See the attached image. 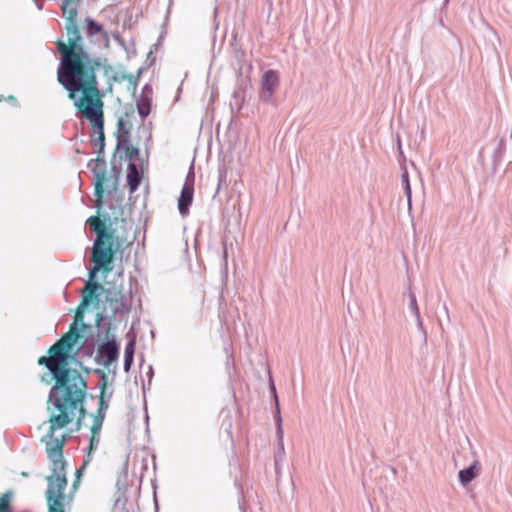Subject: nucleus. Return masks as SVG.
<instances>
[{"instance_id":"nucleus-30","label":"nucleus","mask_w":512,"mask_h":512,"mask_svg":"<svg viewBox=\"0 0 512 512\" xmlns=\"http://www.w3.org/2000/svg\"><path fill=\"white\" fill-rule=\"evenodd\" d=\"M153 95V89L152 86L149 84H145L142 88L140 96H147L149 98H152Z\"/></svg>"},{"instance_id":"nucleus-11","label":"nucleus","mask_w":512,"mask_h":512,"mask_svg":"<svg viewBox=\"0 0 512 512\" xmlns=\"http://www.w3.org/2000/svg\"><path fill=\"white\" fill-rule=\"evenodd\" d=\"M112 395L113 391H110L108 393L107 400H104V392H100V395L98 397V409L96 413H89V416L93 418V422L95 423L96 429L98 428L99 424H103L104 422Z\"/></svg>"},{"instance_id":"nucleus-38","label":"nucleus","mask_w":512,"mask_h":512,"mask_svg":"<svg viewBox=\"0 0 512 512\" xmlns=\"http://www.w3.org/2000/svg\"><path fill=\"white\" fill-rule=\"evenodd\" d=\"M398 148H399L400 153L402 154L401 144H400V140L399 139H398Z\"/></svg>"},{"instance_id":"nucleus-31","label":"nucleus","mask_w":512,"mask_h":512,"mask_svg":"<svg viewBox=\"0 0 512 512\" xmlns=\"http://www.w3.org/2000/svg\"><path fill=\"white\" fill-rule=\"evenodd\" d=\"M125 149L128 152V158L130 160L134 159L139 154L138 148L131 147L130 145H129V148H125Z\"/></svg>"},{"instance_id":"nucleus-14","label":"nucleus","mask_w":512,"mask_h":512,"mask_svg":"<svg viewBox=\"0 0 512 512\" xmlns=\"http://www.w3.org/2000/svg\"><path fill=\"white\" fill-rule=\"evenodd\" d=\"M480 472V465L478 461H474L468 467L460 470L458 472V479L462 486L468 485L471 481H473Z\"/></svg>"},{"instance_id":"nucleus-3","label":"nucleus","mask_w":512,"mask_h":512,"mask_svg":"<svg viewBox=\"0 0 512 512\" xmlns=\"http://www.w3.org/2000/svg\"><path fill=\"white\" fill-rule=\"evenodd\" d=\"M86 224L89 229L95 233L96 238L91 251V262L93 268L89 270V279L81 291V306L87 308L91 303L99 304V291L104 290V286L96 281L97 272L103 270L110 272L114 256L118 250L119 243L114 235L115 230L107 227L105 222L98 216H91Z\"/></svg>"},{"instance_id":"nucleus-24","label":"nucleus","mask_w":512,"mask_h":512,"mask_svg":"<svg viewBox=\"0 0 512 512\" xmlns=\"http://www.w3.org/2000/svg\"><path fill=\"white\" fill-rule=\"evenodd\" d=\"M12 496L13 492L8 490L0 497V512H12L10 504Z\"/></svg>"},{"instance_id":"nucleus-25","label":"nucleus","mask_w":512,"mask_h":512,"mask_svg":"<svg viewBox=\"0 0 512 512\" xmlns=\"http://www.w3.org/2000/svg\"><path fill=\"white\" fill-rule=\"evenodd\" d=\"M409 297V310L414 316L420 315L419 307L417 304V299L415 294L412 291H409L408 293Z\"/></svg>"},{"instance_id":"nucleus-7","label":"nucleus","mask_w":512,"mask_h":512,"mask_svg":"<svg viewBox=\"0 0 512 512\" xmlns=\"http://www.w3.org/2000/svg\"><path fill=\"white\" fill-rule=\"evenodd\" d=\"M81 337V332L75 331V324H71L69 331L51 346V352H53L60 361L68 363L69 352Z\"/></svg>"},{"instance_id":"nucleus-32","label":"nucleus","mask_w":512,"mask_h":512,"mask_svg":"<svg viewBox=\"0 0 512 512\" xmlns=\"http://www.w3.org/2000/svg\"><path fill=\"white\" fill-rule=\"evenodd\" d=\"M53 379L54 377L50 374V372L41 376V381L47 385L51 384Z\"/></svg>"},{"instance_id":"nucleus-23","label":"nucleus","mask_w":512,"mask_h":512,"mask_svg":"<svg viewBox=\"0 0 512 512\" xmlns=\"http://www.w3.org/2000/svg\"><path fill=\"white\" fill-rule=\"evenodd\" d=\"M85 309L86 308H82L81 303H80L76 310V313L74 316V321L72 322V324H75V331L84 330L87 327V325L83 321V319H84L83 311Z\"/></svg>"},{"instance_id":"nucleus-17","label":"nucleus","mask_w":512,"mask_h":512,"mask_svg":"<svg viewBox=\"0 0 512 512\" xmlns=\"http://www.w3.org/2000/svg\"><path fill=\"white\" fill-rule=\"evenodd\" d=\"M102 425L103 424H99L98 428L96 429L95 428V423L94 422L92 423V426L90 428V430H91V437H90L89 446H88V455H87L88 457H87V459L84 460L83 467H85L89 463V461H90V459H89L90 453L92 451L96 450L98 445H99V443H100V432H101V429H102Z\"/></svg>"},{"instance_id":"nucleus-4","label":"nucleus","mask_w":512,"mask_h":512,"mask_svg":"<svg viewBox=\"0 0 512 512\" xmlns=\"http://www.w3.org/2000/svg\"><path fill=\"white\" fill-rule=\"evenodd\" d=\"M42 441L46 444L47 457L51 460L52 474L46 477L47 490L45 492L48 505V512H65L63 500L65 498V489L67 487L66 465L63 457V447L65 438L48 437L46 434Z\"/></svg>"},{"instance_id":"nucleus-13","label":"nucleus","mask_w":512,"mask_h":512,"mask_svg":"<svg viewBox=\"0 0 512 512\" xmlns=\"http://www.w3.org/2000/svg\"><path fill=\"white\" fill-rule=\"evenodd\" d=\"M116 139L117 150L129 148L130 131L126 128V122L122 117H120L117 121Z\"/></svg>"},{"instance_id":"nucleus-8","label":"nucleus","mask_w":512,"mask_h":512,"mask_svg":"<svg viewBox=\"0 0 512 512\" xmlns=\"http://www.w3.org/2000/svg\"><path fill=\"white\" fill-rule=\"evenodd\" d=\"M279 85L280 77L278 71L273 69L265 71L260 80V100L265 103H270Z\"/></svg>"},{"instance_id":"nucleus-1","label":"nucleus","mask_w":512,"mask_h":512,"mask_svg":"<svg viewBox=\"0 0 512 512\" xmlns=\"http://www.w3.org/2000/svg\"><path fill=\"white\" fill-rule=\"evenodd\" d=\"M67 38L68 44L63 40L56 41L57 50L61 55L57 69V80L68 91V96L74 105L81 111L84 118L94 125L91 144L98 146L97 154L102 155L105 148L103 102L99 99L100 91L95 75V67L100 65L99 60H92L87 51L78 47L80 40L77 28L72 20L75 12H68Z\"/></svg>"},{"instance_id":"nucleus-18","label":"nucleus","mask_w":512,"mask_h":512,"mask_svg":"<svg viewBox=\"0 0 512 512\" xmlns=\"http://www.w3.org/2000/svg\"><path fill=\"white\" fill-rule=\"evenodd\" d=\"M152 98L147 96H139L136 100V107L139 116L145 119L151 112Z\"/></svg>"},{"instance_id":"nucleus-19","label":"nucleus","mask_w":512,"mask_h":512,"mask_svg":"<svg viewBox=\"0 0 512 512\" xmlns=\"http://www.w3.org/2000/svg\"><path fill=\"white\" fill-rule=\"evenodd\" d=\"M135 344H136L135 339H131L126 344L125 351H124V365H123L125 372H129V370L131 369V366L133 364L134 353H135Z\"/></svg>"},{"instance_id":"nucleus-27","label":"nucleus","mask_w":512,"mask_h":512,"mask_svg":"<svg viewBox=\"0 0 512 512\" xmlns=\"http://www.w3.org/2000/svg\"><path fill=\"white\" fill-rule=\"evenodd\" d=\"M194 181H195V173H194V167L192 164L189 168L187 175H186L185 183H191L192 187H194Z\"/></svg>"},{"instance_id":"nucleus-16","label":"nucleus","mask_w":512,"mask_h":512,"mask_svg":"<svg viewBox=\"0 0 512 512\" xmlns=\"http://www.w3.org/2000/svg\"><path fill=\"white\" fill-rule=\"evenodd\" d=\"M127 170H128L127 171V184H128L129 190L131 192H134L137 190V188L139 187V185L141 183L142 175L138 171V169L134 163H129Z\"/></svg>"},{"instance_id":"nucleus-35","label":"nucleus","mask_w":512,"mask_h":512,"mask_svg":"<svg viewBox=\"0 0 512 512\" xmlns=\"http://www.w3.org/2000/svg\"><path fill=\"white\" fill-rule=\"evenodd\" d=\"M103 320H104V316H103V314H102V313H98V314H97V317H96V322H97V324H99V323H100L101 321H103Z\"/></svg>"},{"instance_id":"nucleus-34","label":"nucleus","mask_w":512,"mask_h":512,"mask_svg":"<svg viewBox=\"0 0 512 512\" xmlns=\"http://www.w3.org/2000/svg\"><path fill=\"white\" fill-rule=\"evenodd\" d=\"M94 373L99 377V379H101V376L103 377V376H106V375H107V374H106L103 370H101V369H96V370H94Z\"/></svg>"},{"instance_id":"nucleus-10","label":"nucleus","mask_w":512,"mask_h":512,"mask_svg":"<svg viewBox=\"0 0 512 512\" xmlns=\"http://www.w3.org/2000/svg\"><path fill=\"white\" fill-rule=\"evenodd\" d=\"M194 196V187H192L191 183H184L180 197L178 199V210L182 216H185L189 213V207L192 204Z\"/></svg>"},{"instance_id":"nucleus-26","label":"nucleus","mask_w":512,"mask_h":512,"mask_svg":"<svg viewBox=\"0 0 512 512\" xmlns=\"http://www.w3.org/2000/svg\"><path fill=\"white\" fill-rule=\"evenodd\" d=\"M140 73H141V69L138 71V75L137 76H134L133 74H123L121 78L128 80L129 83L131 85H133V87L135 89L137 84H138V77H139Z\"/></svg>"},{"instance_id":"nucleus-44","label":"nucleus","mask_w":512,"mask_h":512,"mask_svg":"<svg viewBox=\"0 0 512 512\" xmlns=\"http://www.w3.org/2000/svg\"><path fill=\"white\" fill-rule=\"evenodd\" d=\"M112 373H113V375H115V374H116V370H115V368L113 369Z\"/></svg>"},{"instance_id":"nucleus-29","label":"nucleus","mask_w":512,"mask_h":512,"mask_svg":"<svg viewBox=\"0 0 512 512\" xmlns=\"http://www.w3.org/2000/svg\"><path fill=\"white\" fill-rule=\"evenodd\" d=\"M109 385L108 376H101V379H99L98 388L100 389V392H104V390H107V387Z\"/></svg>"},{"instance_id":"nucleus-28","label":"nucleus","mask_w":512,"mask_h":512,"mask_svg":"<svg viewBox=\"0 0 512 512\" xmlns=\"http://www.w3.org/2000/svg\"><path fill=\"white\" fill-rule=\"evenodd\" d=\"M415 319H416V324H417L418 330L422 333L424 340H426V330L424 328L421 316L420 315L415 316Z\"/></svg>"},{"instance_id":"nucleus-20","label":"nucleus","mask_w":512,"mask_h":512,"mask_svg":"<svg viewBox=\"0 0 512 512\" xmlns=\"http://www.w3.org/2000/svg\"><path fill=\"white\" fill-rule=\"evenodd\" d=\"M84 400H85V398L81 402L76 404L75 408H67L66 413H67L68 419H69V421L67 422V425L72 422L73 417H74V412L76 410H78L79 411V417H78V420H77L76 424H77V429H80L82 419L85 418L86 415H89L87 413L86 409L83 406Z\"/></svg>"},{"instance_id":"nucleus-6","label":"nucleus","mask_w":512,"mask_h":512,"mask_svg":"<svg viewBox=\"0 0 512 512\" xmlns=\"http://www.w3.org/2000/svg\"><path fill=\"white\" fill-rule=\"evenodd\" d=\"M87 167L92 171L94 176V194L96 196V207H101L104 196V182L107 180V165L103 156L98 155L97 158L91 159Z\"/></svg>"},{"instance_id":"nucleus-40","label":"nucleus","mask_w":512,"mask_h":512,"mask_svg":"<svg viewBox=\"0 0 512 512\" xmlns=\"http://www.w3.org/2000/svg\"><path fill=\"white\" fill-rule=\"evenodd\" d=\"M149 374H150V377L153 375V371H152V367L151 366L149 367Z\"/></svg>"},{"instance_id":"nucleus-41","label":"nucleus","mask_w":512,"mask_h":512,"mask_svg":"<svg viewBox=\"0 0 512 512\" xmlns=\"http://www.w3.org/2000/svg\"><path fill=\"white\" fill-rule=\"evenodd\" d=\"M93 352V348H89V355H91Z\"/></svg>"},{"instance_id":"nucleus-9","label":"nucleus","mask_w":512,"mask_h":512,"mask_svg":"<svg viewBox=\"0 0 512 512\" xmlns=\"http://www.w3.org/2000/svg\"><path fill=\"white\" fill-rule=\"evenodd\" d=\"M119 345L115 339L107 340L98 345L95 361L109 371L111 365L118 360Z\"/></svg>"},{"instance_id":"nucleus-37","label":"nucleus","mask_w":512,"mask_h":512,"mask_svg":"<svg viewBox=\"0 0 512 512\" xmlns=\"http://www.w3.org/2000/svg\"><path fill=\"white\" fill-rule=\"evenodd\" d=\"M449 1L450 0H444L443 2V6H442V10L445 9L447 7V5L449 4Z\"/></svg>"},{"instance_id":"nucleus-33","label":"nucleus","mask_w":512,"mask_h":512,"mask_svg":"<svg viewBox=\"0 0 512 512\" xmlns=\"http://www.w3.org/2000/svg\"><path fill=\"white\" fill-rule=\"evenodd\" d=\"M225 175H226L225 169L224 168L219 169V184H218L217 191L219 190L220 182L222 181L223 178H225Z\"/></svg>"},{"instance_id":"nucleus-5","label":"nucleus","mask_w":512,"mask_h":512,"mask_svg":"<svg viewBox=\"0 0 512 512\" xmlns=\"http://www.w3.org/2000/svg\"><path fill=\"white\" fill-rule=\"evenodd\" d=\"M105 301L109 305L112 315L128 314L132 307L131 290L128 293L123 292L116 286L104 288Z\"/></svg>"},{"instance_id":"nucleus-2","label":"nucleus","mask_w":512,"mask_h":512,"mask_svg":"<svg viewBox=\"0 0 512 512\" xmlns=\"http://www.w3.org/2000/svg\"><path fill=\"white\" fill-rule=\"evenodd\" d=\"M48 353L49 357L41 356L38 364L44 365L55 380L47 399V411L51 413L47 434L51 437L57 429L67 426L66 410L75 408L86 397L87 384L78 370L68 367L51 352V347Z\"/></svg>"},{"instance_id":"nucleus-42","label":"nucleus","mask_w":512,"mask_h":512,"mask_svg":"<svg viewBox=\"0 0 512 512\" xmlns=\"http://www.w3.org/2000/svg\"><path fill=\"white\" fill-rule=\"evenodd\" d=\"M76 474H77V477H78V476H80L81 471H80V470H77Z\"/></svg>"},{"instance_id":"nucleus-39","label":"nucleus","mask_w":512,"mask_h":512,"mask_svg":"<svg viewBox=\"0 0 512 512\" xmlns=\"http://www.w3.org/2000/svg\"><path fill=\"white\" fill-rule=\"evenodd\" d=\"M108 398V393L106 392V390H104V400H107Z\"/></svg>"},{"instance_id":"nucleus-36","label":"nucleus","mask_w":512,"mask_h":512,"mask_svg":"<svg viewBox=\"0 0 512 512\" xmlns=\"http://www.w3.org/2000/svg\"><path fill=\"white\" fill-rule=\"evenodd\" d=\"M33 1L36 3L37 8H38L39 10H42V8H43L42 3H39V2H38V0H33Z\"/></svg>"},{"instance_id":"nucleus-43","label":"nucleus","mask_w":512,"mask_h":512,"mask_svg":"<svg viewBox=\"0 0 512 512\" xmlns=\"http://www.w3.org/2000/svg\"><path fill=\"white\" fill-rule=\"evenodd\" d=\"M224 258L225 259L227 258V251L226 250L224 251Z\"/></svg>"},{"instance_id":"nucleus-12","label":"nucleus","mask_w":512,"mask_h":512,"mask_svg":"<svg viewBox=\"0 0 512 512\" xmlns=\"http://www.w3.org/2000/svg\"><path fill=\"white\" fill-rule=\"evenodd\" d=\"M74 2H75V0H61V5H60L61 6V11H62V15H63V17L65 19L64 29L67 32L66 26H67V21H68V17H69L68 12L72 13L73 10H74L75 14L72 17V20H73V22H74V24H75V26L77 28L78 33H80L79 27H78V24H77V21H76V17L78 15L77 4L71 6V4L74 3ZM76 2H79V0H76ZM79 36H80V40L77 41V45H78V47L82 48L85 51V49L83 48V45L80 43L82 41L81 34H79Z\"/></svg>"},{"instance_id":"nucleus-21","label":"nucleus","mask_w":512,"mask_h":512,"mask_svg":"<svg viewBox=\"0 0 512 512\" xmlns=\"http://www.w3.org/2000/svg\"><path fill=\"white\" fill-rule=\"evenodd\" d=\"M401 184H402V187H403L406 199H407L408 209H409V211H411V209H412V199H411L412 193H411V185H410V180H409V173L406 169H404L401 174Z\"/></svg>"},{"instance_id":"nucleus-15","label":"nucleus","mask_w":512,"mask_h":512,"mask_svg":"<svg viewBox=\"0 0 512 512\" xmlns=\"http://www.w3.org/2000/svg\"><path fill=\"white\" fill-rule=\"evenodd\" d=\"M271 390H272V393H273L274 398H275L276 409H277L276 434H277V439H278V451H279L280 454H283L284 453V443H283L282 419H281V416H280L278 397H277L276 389H275V386H274L273 382H271Z\"/></svg>"},{"instance_id":"nucleus-22","label":"nucleus","mask_w":512,"mask_h":512,"mask_svg":"<svg viewBox=\"0 0 512 512\" xmlns=\"http://www.w3.org/2000/svg\"><path fill=\"white\" fill-rule=\"evenodd\" d=\"M85 23H86V31L89 36H94V35L100 33L103 29L102 24H100L99 22H96L91 17H86Z\"/></svg>"}]
</instances>
